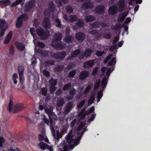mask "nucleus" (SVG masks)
Returning <instances> with one entry per match:
<instances>
[{"label": "nucleus", "mask_w": 151, "mask_h": 151, "mask_svg": "<svg viewBox=\"0 0 151 151\" xmlns=\"http://www.w3.org/2000/svg\"><path fill=\"white\" fill-rule=\"evenodd\" d=\"M72 134L71 132H69L66 137V141L64 143L63 148L64 151H69V149H73L74 147L78 144L80 143L79 140L83 134V132H81L80 136L77 137L76 139L73 138ZM77 134L78 136H79V133L78 132Z\"/></svg>", "instance_id": "obj_1"}, {"label": "nucleus", "mask_w": 151, "mask_h": 151, "mask_svg": "<svg viewBox=\"0 0 151 151\" xmlns=\"http://www.w3.org/2000/svg\"><path fill=\"white\" fill-rule=\"evenodd\" d=\"M112 55H110L106 58L104 61V63H106L109 60L108 63V66H112L111 68H106V67H103L101 68V70L103 74H104L106 70H107L106 74L107 76V79H108L110 76V73H111L114 69V66L115 65L116 62V58H112Z\"/></svg>", "instance_id": "obj_2"}, {"label": "nucleus", "mask_w": 151, "mask_h": 151, "mask_svg": "<svg viewBox=\"0 0 151 151\" xmlns=\"http://www.w3.org/2000/svg\"><path fill=\"white\" fill-rule=\"evenodd\" d=\"M62 35L60 32L55 34L54 39L52 44L53 47L55 49L61 50L65 47V45L63 42H57L61 40Z\"/></svg>", "instance_id": "obj_3"}, {"label": "nucleus", "mask_w": 151, "mask_h": 151, "mask_svg": "<svg viewBox=\"0 0 151 151\" xmlns=\"http://www.w3.org/2000/svg\"><path fill=\"white\" fill-rule=\"evenodd\" d=\"M125 6V0H120L117 3V7L114 6L110 7L109 12L110 14L113 15L116 12L117 9L119 11H122L124 10Z\"/></svg>", "instance_id": "obj_4"}, {"label": "nucleus", "mask_w": 151, "mask_h": 151, "mask_svg": "<svg viewBox=\"0 0 151 151\" xmlns=\"http://www.w3.org/2000/svg\"><path fill=\"white\" fill-rule=\"evenodd\" d=\"M13 101L10 100L7 108L9 112L12 111L13 113H16L22 110L24 108V107L22 104H17L13 107Z\"/></svg>", "instance_id": "obj_5"}, {"label": "nucleus", "mask_w": 151, "mask_h": 151, "mask_svg": "<svg viewBox=\"0 0 151 151\" xmlns=\"http://www.w3.org/2000/svg\"><path fill=\"white\" fill-rule=\"evenodd\" d=\"M36 32L41 40L45 39L49 35V32L45 31L44 29L41 27L38 28L36 30Z\"/></svg>", "instance_id": "obj_6"}, {"label": "nucleus", "mask_w": 151, "mask_h": 151, "mask_svg": "<svg viewBox=\"0 0 151 151\" xmlns=\"http://www.w3.org/2000/svg\"><path fill=\"white\" fill-rule=\"evenodd\" d=\"M108 79H107L106 77H104L103 79L101 82V87L102 88V90H101L98 93L97 95V102L99 101L100 99L103 96V91L105 88L107 83Z\"/></svg>", "instance_id": "obj_7"}, {"label": "nucleus", "mask_w": 151, "mask_h": 151, "mask_svg": "<svg viewBox=\"0 0 151 151\" xmlns=\"http://www.w3.org/2000/svg\"><path fill=\"white\" fill-rule=\"evenodd\" d=\"M35 0H31L27 2L24 8V12H26L29 11L33 7L35 6Z\"/></svg>", "instance_id": "obj_8"}, {"label": "nucleus", "mask_w": 151, "mask_h": 151, "mask_svg": "<svg viewBox=\"0 0 151 151\" xmlns=\"http://www.w3.org/2000/svg\"><path fill=\"white\" fill-rule=\"evenodd\" d=\"M54 9L55 6L53 3L52 2H50L48 4V9L46 10L44 13V14L48 16L54 11Z\"/></svg>", "instance_id": "obj_9"}, {"label": "nucleus", "mask_w": 151, "mask_h": 151, "mask_svg": "<svg viewBox=\"0 0 151 151\" xmlns=\"http://www.w3.org/2000/svg\"><path fill=\"white\" fill-rule=\"evenodd\" d=\"M50 83V91L51 93L54 92L56 89L55 86L57 84V81L56 80H54L52 78L49 81Z\"/></svg>", "instance_id": "obj_10"}, {"label": "nucleus", "mask_w": 151, "mask_h": 151, "mask_svg": "<svg viewBox=\"0 0 151 151\" xmlns=\"http://www.w3.org/2000/svg\"><path fill=\"white\" fill-rule=\"evenodd\" d=\"M93 51L89 49H86L84 54H81L79 56L80 59H83L84 57L87 58L88 57H91V54L93 52Z\"/></svg>", "instance_id": "obj_11"}, {"label": "nucleus", "mask_w": 151, "mask_h": 151, "mask_svg": "<svg viewBox=\"0 0 151 151\" xmlns=\"http://www.w3.org/2000/svg\"><path fill=\"white\" fill-rule=\"evenodd\" d=\"M50 129H51L52 135L53 137L55 138V130H56L57 127L55 125V122L51 119H50Z\"/></svg>", "instance_id": "obj_12"}, {"label": "nucleus", "mask_w": 151, "mask_h": 151, "mask_svg": "<svg viewBox=\"0 0 151 151\" xmlns=\"http://www.w3.org/2000/svg\"><path fill=\"white\" fill-rule=\"evenodd\" d=\"M18 71L19 75V80L20 82L23 81L24 80V67L23 66H20L18 67Z\"/></svg>", "instance_id": "obj_13"}, {"label": "nucleus", "mask_w": 151, "mask_h": 151, "mask_svg": "<svg viewBox=\"0 0 151 151\" xmlns=\"http://www.w3.org/2000/svg\"><path fill=\"white\" fill-rule=\"evenodd\" d=\"M63 17L66 21L70 22H74L77 19V17L75 15H71L68 17H67L65 14H64Z\"/></svg>", "instance_id": "obj_14"}, {"label": "nucleus", "mask_w": 151, "mask_h": 151, "mask_svg": "<svg viewBox=\"0 0 151 151\" xmlns=\"http://www.w3.org/2000/svg\"><path fill=\"white\" fill-rule=\"evenodd\" d=\"M43 27L46 29L50 28L51 27V24L47 18L45 17L42 23Z\"/></svg>", "instance_id": "obj_15"}, {"label": "nucleus", "mask_w": 151, "mask_h": 151, "mask_svg": "<svg viewBox=\"0 0 151 151\" xmlns=\"http://www.w3.org/2000/svg\"><path fill=\"white\" fill-rule=\"evenodd\" d=\"M73 102H70L66 105L65 109V112L66 114L69 112L73 108Z\"/></svg>", "instance_id": "obj_16"}, {"label": "nucleus", "mask_w": 151, "mask_h": 151, "mask_svg": "<svg viewBox=\"0 0 151 151\" xmlns=\"http://www.w3.org/2000/svg\"><path fill=\"white\" fill-rule=\"evenodd\" d=\"M80 53V51L79 50H76L72 52L71 56L68 58L67 59L68 60H73L74 58H76Z\"/></svg>", "instance_id": "obj_17"}, {"label": "nucleus", "mask_w": 151, "mask_h": 151, "mask_svg": "<svg viewBox=\"0 0 151 151\" xmlns=\"http://www.w3.org/2000/svg\"><path fill=\"white\" fill-rule=\"evenodd\" d=\"M89 74L88 71H83L80 74L79 78L81 80H84L88 77Z\"/></svg>", "instance_id": "obj_18"}, {"label": "nucleus", "mask_w": 151, "mask_h": 151, "mask_svg": "<svg viewBox=\"0 0 151 151\" xmlns=\"http://www.w3.org/2000/svg\"><path fill=\"white\" fill-rule=\"evenodd\" d=\"M105 7L103 5H99L97 6L95 10V12L99 13H103L104 11Z\"/></svg>", "instance_id": "obj_19"}, {"label": "nucleus", "mask_w": 151, "mask_h": 151, "mask_svg": "<svg viewBox=\"0 0 151 151\" xmlns=\"http://www.w3.org/2000/svg\"><path fill=\"white\" fill-rule=\"evenodd\" d=\"M94 61L93 60H89L85 62L83 65L85 68H89L91 67L94 64Z\"/></svg>", "instance_id": "obj_20"}, {"label": "nucleus", "mask_w": 151, "mask_h": 151, "mask_svg": "<svg viewBox=\"0 0 151 151\" xmlns=\"http://www.w3.org/2000/svg\"><path fill=\"white\" fill-rule=\"evenodd\" d=\"M7 27V25L4 20L3 19L0 20V29H6Z\"/></svg>", "instance_id": "obj_21"}, {"label": "nucleus", "mask_w": 151, "mask_h": 151, "mask_svg": "<svg viewBox=\"0 0 151 151\" xmlns=\"http://www.w3.org/2000/svg\"><path fill=\"white\" fill-rule=\"evenodd\" d=\"M76 37L78 40L82 41L85 39V35L83 33L79 32L76 34Z\"/></svg>", "instance_id": "obj_22"}, {"label": "nucleus", "mask_w": 151, "mask_h": 151, "mask_svg": "<svg viewBox=\"0 0 151 151\" xmlns=\"http://www.w3.org/2000/svg\"><path fill=\"white\" fill-rule=\"evenodd\" d=\"M45 111L47 114L49 116V117H50L51 116L52 114H53V113L52 112L53 107L50 106L47 108H45Z\"/></svg>", "instance_id": "obj_23"}, {"label": "nucleus", "mask_w": 151, "mask_h": 151, "mask_svg": "<svg viewBox=\"0 0 151 151\" xmlns=\"http://www.w3.org/2000/svg\"><path fill=\"white\" fill-rule=\"evenodd\" d=\"M12 35V31H10L8 34L6 38L5 39L4 41V43L5 44L9 42Z\"/></svg>", "instance_id": "obj_24"}, {"label": "nucleus", "mask_w": 151, "mask_h": 151, "mask_svg": "<svg viewBox=\"0 0 151 151\" xmlns=\"http://www.w3.org/2000/svg\"><path fill=\"white\" fill-rule=\"evenodd\" d=\"M15 44L17 49L21 51H23L25 48L24 45L21 43L16 42Z\"/></svg>", "instance_id": "obj_25"}, {"label": "nucleus", "mask_w": 151, "mask_h": 151, "mask_svg": "<svg viewBox=\"0 0 151 151\" xmlns=\"http://www.w3.org/2000/svg\"><path fill=\"white\" fill-rule=\"evenodd\" d=\"M59 53H53L52 54L51 56L53 58L56 59H62L65 58V55H64V54H63V55L62 57H60V55H59Z\"/></svg>", "instance_id": "obj_26"}, {"label": "nucleus", "mask_w": 151, "mask_h": 151, "mask_svg": "<svg viewBox=\"0 0 151 151\" xmlns=\"http://www.w3.org/2000/svg\"><path fill=\"white\" fill-rule=\"evenodd\" d=\"M64 104V100L63 98H60L57 100V105L58 106H62Z\"/></svg>", "instance_id": "obj_27"}, {"label": "nucleus", "mask_w": 151, "mask_h": 151, "mask_svg": "<svg viewBox=\"0 0 151 151\" xmlns=\"http://www.w3.org/2000/svg\"><path fill=\"white\" fill-rule=\"evenodd\" d=\"M76 92V90L74 88H72L70 91V96L68 97L69 100H72Z\"/></svg>", "instance_id": "obj_28"}, {"label": "nucleus", "mask_w": 151, "mask_h": 151, "mask_svg": "<svg viewBox=\"0 0 151 151\" xmlns=\"http://www.w3.org/2000/svg\"><path fill=\"white\" fill-rule=\"evenodd\" d=\"M95 18L94 17L90 16H86L85 18V20L86 22H91L94 20Z\"/></svg>", "instance_id": "obj_29"}, {"label": "nucleus", "mask_w": 151, "mask_h": 151, "mask_svg": "<svg viewBox=\"0 0 151 151\" xmlns=\"http://www.w3.org/2000/svg\"><path fill=\"white\" fill-rule=\"evenodd\" d=\"M95 94H91V95L90 98L88 100V105H91L93 102L94 99Z\"/></svg>", "instance_id": "obj_30"}, {"label": "nucleus", "mask_w": 151, "mask_h": 151, "mask_svg": "<svg viewBox=\"0 0 151 151\" xmlns=\"http://www.w3.org/2000/svg\"><path fill=\"white\" fill-rule=\"evenodd\" d=\"M9 0H2L1 1L0 4L4 6H7L10 4Z\"/></svg>", "instance_id": "obj_31"}, {"label": "nucleus", "mask_w": 151, "mask_h": 151, "mask_svg": "<svg viewBox=\"0 0 151 151\" xmlns=\"http://www.w3.org/2000/svg\"><path fill=\"white\" fill-rule=\"evenodd\" d=\"M47 145L42 142H41L39 144H38V145L39 146L40 148L43 150H45L46 149Z\"/></svg>", "instance_id": "obj_32"}, {"label": "nucleus", "mask_w": 151, "mask_h": 151, "mask_svg": "<svg viewBox=\"0 0 151 151\" xmlns=\"http://www.w3.org/2000/svg\"><path fill=\"white\" fill-rule=\"evenodd\" d=\"M73 39V37L70 36H68L66 37L64 39V41L67 43L72 42Z\"/></svg>", "instance_id": "obj_33"}, {"label": "nucleus", "mask_w": 151, "mask_h": 151, "mask_svg": "<svg viewBox=\"0 0 151 151\" xmlns=\"http://www.w3.org/2000/svg\"><path fill=\"white\" fill-rule=\"evenodd\" d=\"M7 151H20L19 149L14 146H12Z\"/></svg>", "instance_id": "obj_34"}, {"label": "nucleus", "mask_w": 151, "mask_h": 151, "mask_svg": "<svg viewBox=\"0 0 151 151\" xmlns=\"http://www.w3.org/2000/svg\"><path fill=\"white\" fill-rule=\"evenodd\" d=\"M84 23L83 20L79 19L77 23V25L79 27H82L83 26Z\"/></svg>", "instance_id": "obj_35"}, {"label": "nucleus", "mask_w": 151, "mask_h": 151, "mask_svg": "<svg viewBox=\"0 0 151 151\" xmlns=\"http://www.w3.org/2000/svg\"><path fill=\"white\" fill-rule=\"evenodd\" d=\"M22 24V21L19 18L17 20V22L16 24V27L17 28H20L21 27Z\"/></svg>", "instance_id": "obj_36"}, {"label": "nucleus", "mask_w": 151, "mask_h": 151, "mask_svg": "<svg viewBox=\"0 0 151 151\" xmlns=\"http://www.w3.org/2000/svg\"><path fill=\"white\" fill-rule=\"evenodd\" d=\"M94 110V108L93 107H91L90 109L87 110L85 113L84 117H85L86 115H88L89 114L93 112Z\"/></svg>", "instance_id": "obj_37"}, {"label": "nucleus", "mask_w": 151, "mask_h": 151, "mask_svg": "<svg viewBox=\"0 0 151 151\" xmlns=\"http://www.w3.org/2000/svg\"><path fill=\"white\" fill-rule=\"evenodd\" d=\"M55 22L56 23V26L57 27L59 28H61L62 25L60 24V21L59 19L56 18L55 19Z\"/></svg>", "instance_id": "obj_38"}, {"label": "nucleus", "mask_w": 151, "mask_h": 151, "mask_svg": "<svg viewBox=\"0 0 151 151\" xmlns=\"http://www.w3.org/2000/svg\"><path fill=\"white\" fill-rule=\"evenodd\" d=\"M49 118L50 119H52H52H54L55 120H59L60 119V118L57 117L54 113H53V114H52L51 116L50 117H49Z\"/></svg>", "instance_id": "obj_39"}, {"label": "nucleus", "mask_w": 151, "mask_h": 151, "mask_svg": "<svg viewBox=\"0 0 151 151\" xmlns=\"http://www.w3.org/2000/svg\"><path fill=\"white\" fill-rule=\"evenodd\" d=\"M100 24L99 22H96L93 23L91 25V27L93 28H96L100 26Z\"/></svg>", "instance_id": "obj_40"}, {"label": "nucleus", "mask_w": 151, "mask_h": 151, "mask_svg": "<svg viewBox=\"0 0 151 151\" xmlns=\"http://www.w3.org/2000/svg\"><path fill=\"white\" fill-rule=\"evenodd\" d=\"M66 12L69 13H71L73 12V9L70 6H68L66 7Z\"/></svg>", "instance_id": "obj_41"}, {"label": "nucleus", "mask_w": 151, "mask_h": 151, "mask_svg": "<svg viewBox=\"0 0 151 151\" xmlns=\"http://www.w3.org/2000/svg\"><path fill=\"white\" fill-rule=\"evenodd\" d=\"M38 52L42 55L46 56L48 55V52L46 50L43 51L40 49L38 50Z\"/></svg>", "instance_id": "obj_42"}, {"label": "nucleus", "mask_w": 151, "mask_h": 151, "mask_svg": "<svg viewBox=\"0 0 151 151\" xmlns=\"http://www.w3.org/2000/svg\"><path fill=\"white\" fill-rule=\"evenodd\" d=\"M38 52L42 55L46 56L48 55V52L46 50L43 51L40 49L38 50Z\"/></svg>", "instance_id": "obj_43"}, {"label": "nucleus", "mask_w": 151, "mask_h": 151, "mask_svg": "<svg viewBox=\"0 0 151 151\" xmlns=\"http://www.w3.org/2000/svg\"><path fill=\"white\" fill-rule=\"evenodd\" d=\"M22 0H16L11 4V6H14L19 4L21 2H22Z\"/></svg>", "instance_id": "obj_44"}, {"label": "nucleus", "mask_w": 151, "mask_h": 151, "mask_svg": "<svg viewBox=\"0 0 151 151\" xmlns=\"http://www.w3.org/2000/svg\"><path fill=\"white\" fill-rule=\"evenodd\" d=\"M19 18L22 21H25L26 20L28 19V16L24 14L21 16Z\"/></svg>", "instance_id": "obj_45"}, {"label": "nucleus", "mask_w": 151, "mask_h": 151, "mask_svg": "<svg viewBox=\"0 0 151 151\" xmlns=\"http://www.w3.org/2000/svg\"><path fill=\"white\" fill-rule=\"evenodd\" d=\"M71 85L69 83L66 84L63 87V89L64 91L68 90L71 87Z\"/></svg>", "instance_id": "obj_46"}, {"label": "nucleus", "mask_w": 151, "mask_h": 151, "mask_svg": "<svg viewBox=\"0 0 151 151\" xmlns=\"http://www.w3.org/2000/svg\"><path fill=\"white\" fill-rule=\"evenodd\" d=\"M125 18L124 17L122 14H120L119 15L118 17V22H122L123 21Z\"/></svg>", "instance_id": "obj_47"}, {"label": "nucleus", "mask_w": 151, "mask_h": 151, "mask_svg": "<svg viewBox=\"0 0 151 151\" xmlns=\"http://www.w3.org/2000/svg\"><path fill=\"white\" fill-rule=\"evenodd\" d=\"M101 81L99 80H98L96 83L94 89H97L100 86V84Z\"/></svg>", "instance_id": "obj_48"}, {"label": "nucleus", "mask_w": 151, "mask_h": 151, "mask_svg": "<svg viewBox=\"0 0 151 151\" xmlns=\"http://www.w3.org/2000/svg\"><path fill=\"white\" fill-rule=\"evenodd\" d=\"M41 92L42 94L44 95L45 96L47 95V90L45 88H43L41 89Z\"/></svg>", "instance_id": "obj_49"}, {"label": "nucleus", "mask_w": 151, "mask_h": 151, "mask_svg": "<svg viewBox=\"0 0 151 151\" xmlns=\"http://www.w3.org/2000/svg\"><path fill=\"white\" fill-rule=\"evenodd\" d=\"M91 88V86H88L85 89L83 93L86 94L89 92Z\"/></svg>", "instance_id": "obj_50"}, {"label": "nucleus", "mask_w": 151, "mask_h": 151, "mask_svg": "<svg viewBox=\"0 0 151 151\" xmlns=\"http://www.w3.org/2000/svg\"><path fill=\"white\" fill-rule=\"evenodd\" d=\"M9 53L10 54L13 55L14 53V47L11 46L9 49Z\"/></svg>", "instance_id": "obj_51"}, {"label": "nucleus", "mask_w": 151, "mask_h": 151, "mask_svg": "<svg viewBox=\"0 0 151 151\" xmlns=\"http://www.w3.org/2000/svg\"><path fill=\"white\" fill-rule=\"evenodd\" d=\"M57 136H56V135L55 134V138L54 137L55 139H56L58 140L61 137V134H62L61 133H60L58 131L57 132Z\"/></svg>", "instance_id": "obj_52"}, {"label": "nucleus", "mask_w": 151, "mask_h": 151, "mask_svg": "<svg viewBox=\"0 0 151 151\" xmlns=\"http://www.w3.org/2000/svg\"><path fill=\"white\" fill-rule=\"evenodd\" d=\"M76 74V70H73L71 71L69 74L68 76L70 77H73Z\"/></svg>", "instance_id": "obj_53"}, {"label": "nucleus", "mask_w": 151, "mask_h": 151, "mask_svg": "<svg viewBox=\"0 0 151 151\" xmlns=\"http://www.w3.org/2000/svg\"><path fill=\"white\" fill-rule=\"evenodd\" d=\"M85 124H86L84 123H82L78 127V131H80L82 128L85 126Z\"/></svg>", "instance_id": "obj_54"}, {"label": "nucleus", "mask_w": 151, "mask_h": 151, "mask_svg": "<svg viewBox=\"0 0 151 151\" xmlns=\"http://www.w3.org/2000/svg\"><path fill=\"white\" fill-rule=\"evenodd\" d=\"M44 75L47 77H49L50 75L49 73L46 70H44L43 71Z\"/></svg>", "instance_id": "obj_55"}, {"label": "nucleus", "mask_w": 151, "mask_h": 151, "mask_svg": "<svg viewBox=\"0 0 151 151\" xmlns=\"http://www.w3.org/2000/svg\"><path fill=\"white\" fill-rule=\"evenodd\" d=\"M43 121L47 125L50 126L49 121L47 118L44 117L43 118Z\"/></svg>", "instance_id": "obj_56"}, {"label": "nucleus", "mask_w": 151, "mask_h": 151, "mask_svg": "<svg viewBox=\"0 0 151 151\" xmlns=\"http://www.w3.org/2000/svg\"><path fill=\"white\" fill-rule=\"evenodd\" d=\"M104 37L105 38L109 39L111 38V35L109 33H106L104 34Z\"/></svg>", "instance_id": "obj_57"}, {"label": "nucleus", "mask_w": 151, "mask_h": 151, "mask_svg": "<svg viewBox=\"0 0 151 151\" xmlns=\"http://www.w3.org/2000/svg\"><path fill=\"white\" fill-rule=\"evenodd\" d=\"M117 48V45L116 44H115L111 47L110 48L109 50L111 51H112L114 49Z\"/></svg>", "instance_id": "obj_58"}, {"label": "nucleus", "mask_w": 151, "mask_h": 151, "mask_svg": "<svg viewBox=\"0 0 151 151\" xmlns=\"http://www.w3.org/2000/svg\"><path fill=\"white\" fill-rule=\"evenodd\" d=\"M5 140L2 137H0V147L2 146L3 143L4 142Z\"/></svg>", "instance_id": "obj_59"}, {"label": "nucleus", "mask_w": 151, "mask_h": 151, "mask_svg": "<svg viewBox=\"0 0 151 151\" xmlns=\"http://www.w3.org/2000/svg\"><path fill=\"white\" fill-rule=\"evenodd\" d=\"M44 123L42 122H41L40 124L38 126V128L40 130H41L43 128Z\"/></svg>", "instance_id": "obj_60"}, {"label": "nucleus", "mask_w": 151, "mask_h": 151, "mask_svg": "<svg viewBox=\"0 0 151 151\" xmlns=\"http://www.w3.org/2000/svg\"><path fill=\"white\" fill-rule=\"evenodd\" d=\"M104 52L103 51H97L96 52V55L98 56H101L104 54Z\"/></svg>", "instance_id": "obj_61"}, {"label": "nucleus", "mask_w": 151, "mask_h": 151, "mask_svg": "<svg viewBox=\"0 0 151 151\" xmlns=\"http://www.w3.org/2000/svg\"><path fill=\"white\" fill-rule=\"evenodd\" d=\"M30 32L31 35L33 37H34V33L35 32V29L33 28H31L30 29Z\"/></svg>", "instance_id": "obj_62"}, {"label": "nucleus", "mask_w": 151, "mask_h": 151, "mask_svg": "<svg viewBox=\"0 0 151 151\" xmlns=\"http://www.w3.org/2000/svg\"><path fill=\"white\" fill-rule=\"evenodd\" d=\"M6 29H2L1 31V32L0 33V37H2L4 35V33L5 32V31Z\"/></svg>", "instance_id": "obj_63"}, {"label": "nucleus", "mask_w": 151, "mask_h": 151, "mask_svg": "<svg viewBox=\"0 0 151 151\" xmlns=\"http://www.w3.org/2000/svg\"><path fill=\"white\" fill-rule=\"evenodd\" d=\"M46 64L47 65H52L54 63V61L51 60H47L46 62Z\"/></svg>", "instance_id": "obj_64"}]
</instances>
